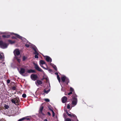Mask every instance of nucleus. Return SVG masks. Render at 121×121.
<instances>
[{
  "label": "nucleus",
  "instance_id": "1",
  "mask_svg": "<svg viewBox=\"0 0 121 121\" xmlns=\"http://www.w3.org/2000/svg\"><path fill=\"white\" fill-rule=\"evenodd\" d=\"M5 34L6 35H3L2 37L3 38H8L9 37L10 35H15L16 37L17 38H19L21 39H22V40L24 41L23 43L24 44H25V46L27 47L28 48L29 47H32L33 49V47L34 48H36L35 46L34 45L32 44L31 43H28V41L26 40V39L24 38L21 36L20 35L15 34L13 33H11L9 32H6L5 33Z\"/></svg>",
  "mask_w": 121,
  "mask_h": 121
},
{
  "label": "nucleus",
  "instance_id": "2",
  "mask_svg": "<svg viewBox=\"0 0 121 121\" xmlns=\"http://www.w3.org/2000/svg\"><path fill=\"white\" fill-rule=\"evenodd\" d=\"M77 96L75 94H74L73 96V99L71 104L72 107L75 106L77 104V100L76 98Z\"/></svg>",
  "mask_w": 121,
  "mask_h": 121
},
{
  "label": "nucleus",
  "instance_id": "3",
  "mask_svg": "<svg viewBox=\"0 0 121 121\" xmlns=\"http://www.w3.org/2000/svg\"><path fill=\"white\" fill-rule=\"evenodd\" d=\"M12 102L15 105H17L19 104L20 102V100L17 97L12 99L11 100Z\"/></svg>",
  "mask_w": 121,
  "mask_h": 121
},
{
  "label": "nucleus",
  "instance_id": "4",
  "mask_svg": "<svg viewBox=\"0 0 121 121\" xmlns=\"http://www.w3.org/2000/svg\"><path fill=\"white\" fill-rule=\"evenodd\" d=\"M61 79L62 81L63 82H65L66 84H67L69 82V79L66 77L64 75H63L61 78Z\"/></svg>",
  "mask_w": 121,
  "mask_h": 121
},
{
  "label": "nucleus",
  "instance_id": "5",
  "mask_svg": "<svg viewBox=\"0 0 121 121\" xmlns=\"http://www.w3.org/2000/svg\"><path fill=\"white\" fill-rule=\"evenodd\" d=\"M8 45L5 43H3L2 41H0V47L3 48H6Z\"/></svg>",
  "mask_w": 121,
  "mask_h": 121
},
{
  "label": "nucleus",
  "instance_id": "6",
  "mask_svg": "<svg viewBox=\"0 0 121 121\" xmlns=\"http://www.w3.org/2000/svg\"><path fill=\"white\" fill-rule=\"evenodd\" d=\"M34 66L35 69L38 71H39L40 72L43 71V70L39 67L38 65L35 63H34Z\"/></svg>",
  "mask_w": 121,
  "mask_h": 121
},
{
  "label": "nucleus",
  "instance_id": "7",
  "mask_svg": "<svg viewBox=\"0 0 121 121\" xmlns=\"http://www.w3.org/2000/svg\"><path fill=\"white\" fill-rule=\"evenodd\" d=\"M14 53L15 55L18 56L20 54V52L19 49H16L14 51Z\"/></svg>",
  "mask_w": 121,
  "mask_h": 121
},
{
  "label": "nucleus",
  "instance_id": "8",
  "mask_svg": "<svg viewBox=\"0 0 121 121\" xmlns=\"http://www.w3.org/2000/svg\"><path fill=\"white\" fill-rule=\"evenodd\" d=\"M33 48V49L35 52L34 53L36 55L35 56V58H38V53L37 52V48H34V47Z\"/></svg>",
  "mask_w": 121,
  "mask_h": 121
},
{
  "label": "nucleus",
  "instance_id": "9",
  "mask_svg": "<svg viewBox=\"0 0 121 121\" xmlns=\"http://www.w3.org/2000/svg\"><path fill=\"white\" fill-rule=\"evenodd\" d=\"M25 69L23 68H21L20 71H19L20 73L23 76H25V75H24L23 74L25 73Z\"/></svg>",
  "mask_w": 121,
  "mask_h": 121
},
{
  "label": "nucleus",
  "instance_id": "10",
  "mask_svg": "<svg viewBox=\"0 0 121 121\" xmlns=\"http://www.w3.org/2000/svg\"><path fill=\"white\" fill-rule=\"evenodd\" d=\"M31 78L34 80H36L37 78V76L36 75L32 74L31 76Z\"/></svg>",
  "mask_w": 121,
  "mask_h": 121
},
{
  "label": "nucleus",
  "instance_id": "11",
  "mask_svg": "<svg viewBox=\"0 0 121 121\" xmlns=\"http://www.w3.org/2000/svg\"><path fill=\"white\" fill-rule=\"evenodd\" d=\"M45 59L48 62H51L52 61V59L49 56H46L45 57Z\"/></svg>",
  "mask_w": 121,
  "mask_h": 121
},
{
  "label": "nucleus",
  "instance_id": "12",
  "mask_svg": "<svg viewBox=\"0 0 121 121\" xmlns=\"http://www.w3.org/2000/svg\"><path fill=\"white\" fill-rule=\"evenodd\" d=\"M39 64L40 65V66L42 67V68H43L44 69H45V68H44L43 65V64H45V62H44V61L43 60H40L39 61Z\"/></svg>",
  "mask_w": 121,
  "mask_h": 121
},
{
  "label": "nucleus",
  "instance_id": "13",
  "mask_svg": "<svg viewBox=\"0 0 121 121\" xmlns=\"http://www.w3.org/2000/svg\"><path fill=\"white\" fill-rule=\"evenodd\" d=\"M35 83L37 86H39V85L42 84V81L39 80H38L35 81Z\"/></svg>",
  "mask_w": 121,
  "mask_h": 121
},
{
  "label": "nucleus",
  "instance_id": "14",
  "mask_svg": "<svg viewBox=\"0 0 121 121\" xmlns=\"http://www.w3.org/2000/svg\"><path fill=\"white\" fill-rule=\"evenodd\" d=\"M67 98L66 96H64L62 98V102L63 103H65L67 100Z\"/></svg>",
  "mask_w": 121,
  "mask_h": 121
},
{
  "label": "nucleus",
  "instance_id": "15",
  "mask_svg": "<svg viewBox=\"0 0 121 121\" xmlns=\"http://www.w3.org/2000/svg\"><path fill=\"white\" fill-rule=\"evenodd\" d=\"M43 109V106L41 107L40 108L39 110V113L40 114H42L43 115H44V114L42 112V111Z\"/></svg>",
  "mask_w": 121,
  "mask_h": 121
},
{
  "label": "nucleus",
  "instance_id": "16",
  "mask_svg": "<svg viewBox=\"0 0 121 121\" xmlns=\"http://www.w3.org/2000/svg\"><path fill=\"white\" fill-rule=\"evenodd\" d=\"M66 113L67 114V115L69 117H76V116L73 114H69L68 113V112H66Z\"/></svg>",
  "mask_w": 121,
  "mask_h": 121
},
{
  "label": "nucleus",
  "instance_id": "17",
  "mask_svg": "<svg viewBox=\"0 0 121 121\" xmlns=\"http://www.w3.org/2000/svg\"><path fill=\"white\" fill-rule=\"evenodd\" d=\"M4 55L3 53H0V59L3 61L4 60Z\"/></svg>",
  "mask_w": 121,
  "mask_h": 121
},
{
  "label": "nucleus",
  "instance_id": "18",
  "mask_svg": "<svg viewBox=\"0 0 121 121\" xmlns=\"http://www.w3.org/2000/svg\"><path fill=\"white\" fill-rule=\"evenodd\" d=\"M35 71L32 69L29 70H27V72L29 73H35Z\"/></svg>",
  "mask_w": 121,
  "mask_h": 121
},
{
  "label": "nucleus",
  "instance_id": "19",
  "mask_svg": "<svg viewBox=\"0 0 121 121\" xmlns=\"http://www.w3.org/2000/svg\"><path fill=\"white\" fill-rule=\"evenodd\" d=\"M50 65L52 66L53 68L54 69L56 70H57V68L56 66L52 64V63H50Z\"/></svg>",
  "mask_w": 121,
  "mask_h": 121
},
{
  "label": "nucleus",
  "instance_id": "20",
  "mask_svg": "<svg viewBox=\"0 0 121 121\" xmlns=\"http://www.w3.org/2000/svg\"><path fill=\"white\" fill-rule=\"evenodd\" d=\"M50 91V89L48 90V91H46V89H44V93L46 94H48Z\"/></svg>",
  "mask_w": 121,
  "mask_h": 121
},
{
  "label": "nucleus",
  "instance_id": "21",
  "mask_svg": "<svg viewBox=\"0 0 121 121\" xmlns=\"http://www.w3.org/2000/svg\"><path fill=\"white\" fill-rule=\"evenodd\" d=\"M29 117L27 116L23 117L24 120L26 119L27 120H30V118H29Z\"/></svg>",
  "mask_w": 121,
  "mask_h": 121
},
{
  "label": "nucleus",
  "instance_id": "22",
  "mask_svg": "<svg viewBox=\"0 0 121 121\" xmlns=\"http://www.w3.org/2000/svg\"><path fill=\"white\" fill-rule=\"evenodd\" d=\"M11 44H13L14 43L15 41H12L11 40H9L8 41Z\"/></svg>",
  "mask_w": 121,
  "mask_h": 121
},
{
  "label": "nucleus",
  "instance_id": "23",
  "mask_svg": "<svg viewBox=\"0 0 121 121\" xmlns=\"http://www.w3.org/2000/svg\"><path fill=\"white\" fill-rule=\"evenodd\" d=\"M65 121H71V120L69 118H67L65 119Z\"/></svg>",
  "mask_w": 121,
  "mask_h": 121
},
{
  "label": "nucleus",
  "instance_id": "24",
  "mask_svg": "<svg viewBox=\"0 0 121 121\" xmlns=\"http://www.w3.org/2000/svg\"><path fill=\"white\" fill-rule=\"evenodd\" d=\"M4 107L6 109H8L9 107L8 105H4Z\"/></svg>",
  "mask_w": 121,
  "mask_h": 121
},
{
  "label": "nucleus",
  "instance_id": "25",
  "mask_svg": "<svg viewBox=\"0 0 121 121\" xmlns=\"http://www.w3.org/2000/svg\"><path fill=\"white\" fill-rule=\"evenodd\" d=\"M57 78L58 79L59 82L60 83V78L58 75H57Z\"/></svg>",
  "mask_w": 121,
  "mask_h": 121
},
{
  "label": "nucleus",
  "instance_id": "26",
  "mask_svg": "<svg viewBox=\"0 0 121 121\" xmlns=\"http://www.w3.org/2000/svg\"><path fill=\"white\" fill-rule=\"evenodd\" d=\"M51 111H52V116H53V117H54L55 116V113L51 109Z\"/></svg>",
  "mask_w": 121,
  "mask_h": 121
},
{
  "label": "nucleus",
  "instance_id": "27",
  "mask_svg": "<svg viewBox=\"0 0 121 121\" xmlns=\"http://www.w3.org/2000/svg\"><path fill=\"white\" fill-rule=\"evenodd\" d=\"M70 91H71V92L73 91H74L73 89L71 87H70Z\"/></svg>",
  "mask_w": 121,
  "mask_h": 121
},
{
  "label": "nucleus",
  "instance_id": "28",
  "mask_svg": "<svg viewBox=\"0 0 121 121\" xmlns=\"http://www.w3.org/2000/svg\"><path fill=\"white\" fill-rule=\"evenodd\" d=\"M45 101L47 102H49L50 101L48 99H44Z\"/></svg>",
  "mask_w": 121,
  "mask_h": 121
},
{
  "label": "nucleus",
  "instance_id": "29",
  "mask_svg": "<svg viewBox=\"0 0 121 121\" xmlns=\"http://www.w3.org/2000/svg\"><path fill=\"white\" fill-rule=\"evenodd\" d=\"M22 97L24 98H25L26 97V95L25 94H23L22 95Z\"/></svg>",
  "mask_w": 121,
  "mask_h": 121
},
{
  "label": "nucleus",
  "instance_id": "30",
  "mask_svg": "<svg viewBox=\"0 0 121 121\" xmlns=\"http://www.w3.org/2000/svg\"><path fill=\"white\" fill-rule=\"evenodd\" d=\"M67 107L69 109L70 108V106L69 104H68Z\"/></svg>",
  "mask_w": 121,
  "mask_h": 121
},
{
  "label": "nucleus",
  "instance_id": "31",
  "mask_svg": "<svg viewBox=\"0 0 121 121\" xmlns=\"http://www.w3.org/2000/svg\"><path fill=\"white\" fill-rule=\"evenodd\" d=\"M24 120L23 117L21 119H19L18 121H22Z\"/></svg>",
  "mask_w": 121,
  "mask_h": 121
},
{
  "label": "nucleus",
  "instance_id": "32",
  "mask_svg": "<svg viewBox=\"0 0 121 121\" xmlns=\"http://www.w3.org/2000/svg\"><path fill=\"white\" fill-rule=\"evenodd\" d=\"M10 82V80H9V79H8L7 80V83H8V84H9V83Z\"/></svg>",
  "mask_w": 121,
  "mask_h": 121
},
{
  "label": "nucleus",
  "instance_id": "33",
  "mask_svg": "<svg viewBox=\"0 0 121 121\" xmlns=\"http://www.w3.org/2000/svg\"><path fill=\"white\" fill-rule=\"evenodd\" d=\"M17 61H18V62H20V60L19 59L17 58Z\"/></svg>",
  "mask_w": 121,
  "mask_h": 121
},
{
  "label": "nucleus",
  "instance_id": "34",
  "mask_svg": "<svg viewBox=\"0 0 121 121\" xmlns=\"http://www.w3.org/2000/svg\"><path fill=\"white\" fill-rule=\"evenodd\" d=\"M26 59V57L25 56H23V60H25Z\"/></svg>",
  "mask_w": 121,
  "mask_h": 121
},
{
  "label": "nucleus",
  "instance_id": "35",
  "mask_svg": "<svg viewBox=\"0 0 121 121\" xmlns=\"http://www.w3.org/2000/svg\"><path fill=\"white\" fill-rule=\"evenodd\" d=\"M72 92L70 91V92L68 93V95H69L72 94Z\"/></svg>",
  "mask_w": 121,
  "mask_h": 121
},
{
  "label": "nucleus",
  "instance_id": "36",
  "mask_svg": "<svg viewBox=\"0 0 121 121\" xmlns=\"http://www.w3.org/2000/svg\"><path fill=\"white\" fill-rule=\"evenodd\" d=\"M48 115H51L50 113L49 112H48Z\"/></svg>",
  "mask_w": 121,
  "mask_h": 121
},
{
  "label": "nucleus",
  "instance_id": "37",
  "mask_svg": "<svg viewBox=\"0 0 121 121\" xmlns=\"http://www.w3.org/2000/svg\"><path fill=\"white\" fill-rule=\"evenodd\" d=\"M55 74H56V75H57H57H58V73H55Z\"/></svg>",
  "mask_w": 121,
  "mask_h": 121
},
{
  "label": "nucleus",
  "instance_id": "38",
  "mask_svg": "<svg viewBox=\"0 0 121 121\" xmlns=\"http://www.w3.org/2000/svg\"><path fill=\"white\" fill-rule=\"evenodd\" d=\"M12 39H16V38H15V37H12Z\"/></svg>",
  "mask_w": 121,
  "mask_h": 121
},
{
  "label": "nucleus",
  "instance_id": "39",
  "mask_svg": "<svg viewBox=\"0 0 121 121\" xmlns=\"http://www.w3.org/2000/svg\"><path fill=\"white\" fill-rule=\"evenodd\" d=\"M44 121H48V120L47 119H45L44 120Z\"/></svg>",
  "mask_w": 121,
  "mask_h": 121
},
{
  "label": "nucleus",
  "instance_id": "40",
  "mask_svg": "<svg viewBox=\"0 0 121 121\" xmlns=\"http://www.w3.org/2000/svg\"><path fill=\"white\" fill-rule=\"evenodd\" d=\"M61 90L62 91H63V89L62 88H61Z\"/></svg>",
  "mask_w": 121,
  "mask_h": 121
},
{
  "label": "nucleus",
  "instance_id": "41",
  "mask_svg": "<svg viewBox=\"0 0 121 121\" xmlns=\"http://www.w3.org/2000/svg\"><path fill=\"white\" fill-rule=\"evenodd\" d=\"M61 84V86L62 87L61 85V84Z\"/></svg>",
  "mask_w": 121,
  "mask_h": 121
},
{
  "label": "nucleus",
  "instance_id": "42",
  "mask_svg": "<svg viewBox=\"0 0 121 121\" xmlns=\"http://www.w3.org/2000/svg\"><path fill=\"white\" fill-rule=\"evenodd\" d=\"M45 65H46V66H47V65H46V64H45Z\"/></svg>",
  "mask_w": 121,
  "mask_h": 121
}]
</instances>
